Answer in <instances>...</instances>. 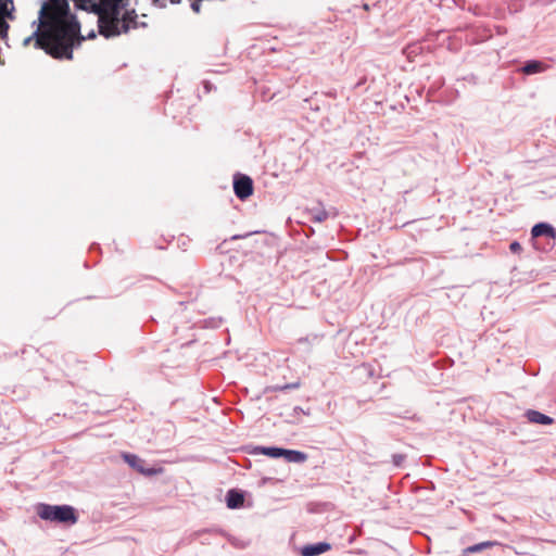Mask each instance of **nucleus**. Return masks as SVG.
<instances>
[{
	"label": "nucleus",
	"mask_w": 556,
	"mask_h": 556,
	"mask_svg": "<svg viewBox=\"0 0 556 556\" xmlns=\"http://www.w3.org/2000/svg\"><path fill=\"white\" fill-rule=\"evenodd\" d=\"M38 24L42 31L36 48L56 60H73V50L81 45L84 38L80 23L71 12L68 1H43L38 12Z\"/></svg>",
	"instance_id": "nucleus-1"
},
{
	"label": "nucleus",
	"mask_w": 556,
	"mask_h": 556,
	"mask_svg": "<svg viewBox=\"0 0 556 556\" xmlns=\"http://www.w3.org/2000/svg\"><path fill=\"white\" fill-rule=\"evenodd\" d=\"M37 515L46 521L67 525H75L78 520L76 509L71 505H50V504H38Z\"/></svg>",
	"instance_id": "nucleus-2"
},
{
	"label": "nucleus",
	"mask_w": 556,
	"mask_h": 556,
	"mask_svg": "<svg viewBox=\"0 0 556 556\" xmlns=\"http://www.w3.org/2000/svg\"><path fill=\"white\" fill-rule=\"evenodd\" d=\"M531 241L535 250L551 251L556 244V229L546 222L535 224L531 229Z\"/></svg>",
	"instance_id": "nucleus-3"
},
{
	"label": "nucleus",
	"mask_w": 556,
	"mask_h": 556,
	"mask_svg": "<svg viewBox=\"0 0 556 556\" xmlns=\"http://www.w3.org/2000/svg\"><path fill=\"white\" fill-rule=\"evenodd\" d=\"M232 185L236 197L241 201L247 200L253 194V180L250 176L245 174H235Z\"/></svg>",
	"instance_id": "nucleus-4"
},
{
	"label": "nucleus",
	"mask_w": 556,
	"mask_h": 556,
	"mask_svg": "<svg viewBox=\"0 0 556 556\" xmlns=\"http://www.w3.org/2000/svg\"><path fill=\"white\" fill-rule=\"evenodd\" d=\"M119 23L121 22L99 15L98 33L106 39L119 36L123 34Z\"/></svg>",
	"instance_id": "nucleus-5"
},
{
	"label": "nucleus",
	"mask_w": 556,
	"mask_h": 556,
	"mask_svg": "<svg viewBox=\"0 0 556 556\" xmlns=\"http://www.w3.org/2000/svg\"><path fill=\"white\" fill-rule=\"evenodd\" d=\"M122 457L125 460V463L129 465V467H131L132 469H135L136 471H138L144 476L151 477V476L156 475L159 471H161V469L147 468L146 460L140 458L136 454L123 453Z\"/></svg>",
	"instance_id": "nucleus-6"
},
{
	"label": "nucleus",
	"mask_w": 556,
	"mask_h": 556,
	"mask_svg": "<svg viewBox=\"0 0 556 556\" xmlns=\"http://www.w3.org/2000/svg\"><path fill=\"white\" fill-rule=\"evenodd\" d=\"M331 547L330 543L321 541L303 545L298 549V552L301 556H318L329 552Z\"/></svg>",
	"instance_id": "nucleus-7"
},
{
	"label": "nucleus",
	"mask_w": 556,
	"mask_h": 556,
	"mask_svg": "<svg viewBox=\"0 0 556 556\" xmlns=\"http://www.w3.org/2000/svg\"><path fill=\"white\" fill-rule=\"evenodd\" d=\"M225 500L229 509L241 508L244 504V492L240 489H230L227 491Z\"/></svg>",
	"instance_id": "nucleus-8"
},
{
	"label": "nucleus",
	"mask_w": 556,
	"mask_h": 556,
	"mask_svg": "<svg viewBox=\"0 0 556 556\" xmlns=\"http://www.w3.org/2000/svg\"><path fill=\"white\" fill-rule=\"evenodd\" d=\"M549 67L548 64L541 60H528L523 63V65L519 68L525 75H534L539 73L545 72Z\"/></svg>",
	"instance_id": "nucleus-9"
},
{
	"label": "nucleus",
	"mask_w": 556,
	"mask_h": 556,
	"mask_svg": "<svg viewBox=\"0 0 556 556\" xmlns=\"http://www.w3.org/2000/svg\"><path fill=\"white\" fill-rule=\"evenodd\" d=\"M119 21H121L119 26L124 34L128 33L130 28L138 27L137 14L134 9L125 11L122 14Z\"/></svg>",
	"instance_id": "nucleus-10"
},
{
	"label": "nucleus",
	"mask_w": 556,
	"mask_h": 556,
	"mask_svg": "<svg viewBox=\"0 0 556 556\" xmlns=\"http://www.w3.org/2000/svg\"><path fill=\"white\" fill-rule=\"evenodd\" d=\"M282 448L283 447H278V446H261V445H256V446H253L249 451V453L250 454H254V455H265V456H268V457H271V458H280L281 454H282Z\"/></svg>",
	"instance_id": "nucleus-11"
},
{
	"label": "nucleus",
	"mask_w": 556,
	"mask_h": 556,
	"mask_svg": "<svg viewBox=\"0 0 556 556\" xmlns=\"http://www.w3.org/2000/svg\"><path fill=\"white\" fill-rule=\"evenodd\" d=\"M526 417L531 424L547 426L554 422V419L552 417L534 409H528L526 412Z\"/></svg>",
	"instance_id": "nucleus-12"
},
{
	"label": "nucleus",
	"mask_w": 556,
	"mask_h": 556,
	"mask_svg": "<svg viewBox=\"0 0 556 556\" xmlns=\"http://www.w3.org/2000/svg\"><path fill=\"white\" fill-rule=\"evenodd\" d=\"M500 545H501V543L497 542V541L480 542V543H477V544H473V545H470V546H467L466 548H464L463 552H462V555L463 556H467L469 554L480 553V552H483L485 549L492 548L494 546H500Z\"/></svg>",
	"instance_id": "nucleus-13"
},
{
	"label": "nucleus",
	"mask_w": 556,
	"mask_h": 556,
	"mask_svg": "<svg viewBox=\"0 0 556 556\" xmlns=\"http://www.w3.org/2000/svg\"><path fill=\"white\" fill-rule=\"evenodd\" d=\"M281 457H283L288 463L301 464L307 459V454L298 450L282 448Z\"/></svg>",
	"instance_id": "nucleus-14"
},
{
	"label": "nucleus",
	"mask_w": 556,
	"mask_h": 556,
	"mask_svg": "<svg viewBox=\"0 0 556 556\" xmlns=\"http://www.w3.org/2000/svg\"><path fill=\"white\" fill-rule=\"evenodd\" d=\"M309 218L314 223H323L329 217V213L323 206L321 202H318V206L308 208Z\"/></svg>",
	"instance_id": "nucleus-15"
},
{
	"label": "nucleus",
	"mask_w": 556,
	"mask_h": 556,
	"mask_svg": "<svg viewBox=\"0 0 556 556\" xmlns=\"http://www.w3.org/2000/svg\"><path fill=\"white\" fill-rule=\"evenodd\" d=\"M15 7L13 0H0V17H8L10 21L15 20Z\"/></svg>",
	"instance_id": "nucleus-16"
},
{
	"label": "nucleus",
	"mask_w": 556,
	"mask_h": 556,
	"mask_svg": "<svg viewBox=\"0 0 556 556\" xmlns=\"http://www.w3.org/2000/svg\"><path fill=\"white\" fill-rule=\"evenodd\" d=\"M217 532H218L219 534L224 535V536L228 540V542H229L233 547H236V548L243 549V548H245V547L249 545V543H248V542H245V541H243V540H241V539H239V538H236V536H233V535H231V534H229V533L225 532L224 530H218Z\"/></svg>",
	"instance_id": "nucleus-17"
},
{
	"label": "nucleus",
	"mask_w": 556,
	"mask_h": 556,
	"mask_svg": "<svg viewBox=\"0 0 556 556\" xmlns=\"http://www.w3.org/2000/svg\"><path fill=\"white\" fill-rule=\"evenodd\" d=\"M101 16L108 17L110 20H114L117 22H121L119 18L122 16L121 14V7H114L110 4L103 13L100 14Z\"/></svg>",
	"instance_id": "nucleus-18"
},
{
	"label": "nucleus",
	"mask_w": 556,
	"mask_h": 556,
	"mask_svg": "<svg viewBox=\"0 0 556 556\" xmlns=\"http://www.w3.org/2000/svg\"><path fill=\"white\" fill-rule=\"evenodd\" d=\"M7 20L8 17H0V37L7 38L8 31L10 29V25L8 24Z\"/></svg>",
	"instance_id": "nucleus-19"
},
{
	"label": "nucleus",
	"mask_w": 556,
	"mask_h": 556,
	"mask_svg": "<svg viewBox=\"0 0 556 556\" xmlns=\"http://www.w3.org/2000/svg\"><path fill=\"white\" fill-rule=\"evenodd\" d=\"M204 323H205V327L218 328L223 323V318L222 317H218V318L212 317V318L205 319Z\"/></svg>",
	"instance_id": "nucleus-20"
},
{
	"label": "nucleus",
	"mask_w": 556,
	"mask_h": 556,
	"mask_svg": "<svg viewBox=\"0 0 556 556\" xmlns=\"http://www.w3.org/2000/svg\"><path fill=\"white\" fill-rule=\"evenodd\" d=\"M405 459H406L405 454H393L392 455V463L395 467H401L403 465V463L405 462Z\"/></svg>",
	"instance_id": "nucleus-21"
},
{
	"label": "nucleus",
	"mask_w": 556,
	"mask_h": 556,
	"mask_svg": "<svg viewBox=\"0 0 556 556\" xmlns=\"http://www.w3.org/2000/svg\"><path fill=\"white\" fill-rule=\"evenodd\" d=\"M41 31H42V29H41V28H40V29L35 30V31H34L29 37H27V38L24 40V45H25V46L29 45V42H30L34 38H35V39L40 38V37H41ZM36 41H37V40H35V42H36Z\"/></svg>",
	"instance_id": "nucleus-22"
},
{
	"label": "nucleus",
	"mask_w": 556,
	"mask_h": 556,
	"mask_svg": "<svg viewBox=\"0 0 556 556\" xmlns=\"http://www.w3.org/2000/svg\"><path fill=\"white\" fill-rule=\"evenodd\" d=\"M300 386L299 382H292V383H287V384H283V386H278V387H275V390H278V391H286V390H290V389H295Z\"/></svg>",
	"instance_id": "nucleus-23"
},
{
	"label": "nucleus",
	"mask_w": 556,
	"mask_h": 556,
	"mask_svg": "<svg viewBox=\"0 0 556 556\" xmlns=\"http://www.w3.org/2000/svg\"><path fill=\"white\" fill-rule=\"evenodd\" d=\"M509 250L511 253H520L522 251V247L518 241H513L509 244Z\"/></svg>",
	"instance_id": "nucleus-24"
},
{
	"label": "nucleus",
	"mask_w": 556,
	"mask_h": 556,
	"mask_svg": "<svg viewBox=\"0 0 556 556\" xmlns=\"http://www.w3.org/2000/svg\"><path fill=\"white\" fill-rule=\"evenodd\" d=\"M201 1L202 0H194L191 2V9L194 13H200L201 11Z\"/></svg>",
	"instance_id": "nucleus-25"
},
{
	"label": "nucleus",
	"mask_w": 556,
	"mask_h": 556,
	"mask_svg": "<svg viewBox=\"0 0 556 556\" xmlns=\"http://www.w3.org/2000/svg\"><path fill=\"white\" fill-rule=\"evenodd\" d=\"M167 2H170V0H153V3L159 8H165Z\"/></svg>",
	"instance_id": "nucleus-26"
},
{
	"label": "nucleus",
	"mask_w": 556,
	"mask_h": 556,
	"mask_svg": "<svg viewBox=\"0 0 556 556\" xmlns=\"http://www.w3.org/2000/svg\"><path fill=\"white\" fill-rule=\"evenodd\" d=\"M111 4L114 7H121V10H122L126 5V2H125V0H114V3H111Z\"/></svg>",
	"instance_id": "nucleus-27"
},
{
	"label": "nucleus",
	"mask_w": 556,
	"mask_h": 556,
	"mask_svg": "<svg viewBox=\"0 0 556 556\" xmlns=\"http://www.w3.org/2000/svg\"><path fill=\"white\" fill-rule=\"evenodd\" d=\"M81 37L84 38V40H86V39H94V38L97 37V34H96V31H94V30H90V31L87 34V36H83V35H81Z\"/></svg>",
	"instance_id": "nucleus-28"
},
{
	"label": "nucleus",
	"mask_w": 556,
	"mask_h": 556,
	"mask_svg": "<svg viewBox=\"0 0 556 556\" xmlns=\"http://www.w3.org/2000/svg\"><path fill=\"white\" fill-rule=\"evenodd\" d=\"M203 87L206 92H210L213 88L212 84L208 80H203Z\"/></svg>",
	"instance_id": "nucleus-29"
},
{
	"label": "nucleus",
	"mask_w": 556,
	"mask_h": 556,
	"mask_svg": "<svg viewBox=\"0 0 556 556\" xmlns=\"http://www.w3.org/2000/svg\"><path fill=\"white\" fill-rule=\"evenodd\" d=\"M416 49H417V47H416V46H409V47H407V48L405 49V51H406L407 55L409 56V55H410V53H415Z\"/></svg>",
	"instance_id": "nucleus-30"
},
{
	"label": "nucleus",
	"mask_w": 556,
	"mask_h": 556,
	"mask_svg": "<svg viewBox=\"0 0 556 556\" xmlns=\"http://www.w3.org/2000/svg\"><path fill=\"white\" fill-rule=\"evenodd\" d=\"M273 99V94H267V92H262V100L263 101H269Z\"/></svg>",
	"instance_id": "nucleus-31"
},
{
	"label": "nucleus",
	"mask_w": 556,
	"mask_h": 556,
	"mask_svg": "<svg viewBox=\"0 0 556 556\" xmlns=\"http://www.w3.org/2000/svg\"><path fill=\"white\" fill-rule=\"evenodd\" d=\"M251 233H245V235H235L231 237V240H238V239H243V238H247L248 236H250Z\"/></svg>",
	"instance_id": "nucleus-32"
},
{
	"label": "nucleus",
	"mask_w": 556,
	"mask_h": 556,
	"mask_svg": "<svg viewBox=\"0 0 556 556\" xmlns=\"http://www.w3.org/2000/svg\"><path fill=\"white\" fill-rule=\"evenodd\" d=\"M294 413L295 414H300V413H304V410L300 406H295L294 407Z\"/></svg>",
	"instance_id": "nucleus-33"
},
{
	"label": "nucleus",
	"mask_w": 556,
	"mask_h": 556,
	"mask_svg": "<svg viewBox=\"0 0 556 556\" xmlns=\"http://www.w3.org/2000/svg\"><path fill=\"white\" fill-rule=\"evenodd\" d=\"M76 3L77 2H84V3H87V2H92L93 0H74Z\"/></svg>",
	"instance_id": "nucleus-34"
},
{
	"label": "nucleus",
	"mask_w": 556,
	"mask_h": 556,
	"mask_svg": "<svg viewBox=\"0 0 556 556\" xmlns=\"http://www.w3.org/2000/svg\"><path fill=\"white\" fill-rule=\"evenodd\" d=\"M180 0H170V3L175 4V3H179Z\"/></svg>",
	"instance_id": "nucleus-35"
},
{
	"label": "nucleus",
	"mask_w": 556,
	"mask_h": 556,
	"mask_svg": "<svg viewBox=\"0 0 556 556\" xmlns=\"http://www.w3.org/2000/svg\"><path fill=\"white\" fill-rule=\"evenodd\" d=\"M93 248H98V244L92 243V245H91V248H90V249H93Z\"/></svg>",
	"instance_id": "nucleus-36"
},
{
	"label": "nucleus",
	"mask_w": 556,
	"mask_h": 556,
	"mask_svg": "<svg viewBox=\"0 0 556 556\" xmlns=\"http://www.w3.org/2000/svg\"><path fill=\"white\" fill-rule=\"evenodd\" d=\"M368 375L371 377L374 375L372 370H369Z\"/></svg>",
	"instance_id": "nucleus-37"
}]
</instances>
